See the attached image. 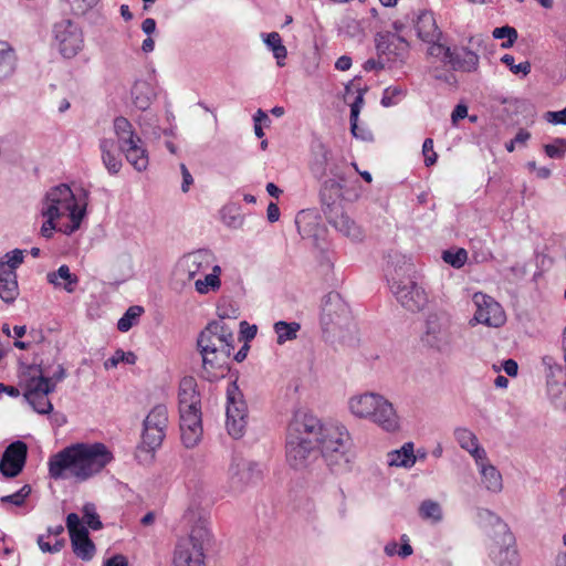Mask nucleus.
Masks as SVG:
<instances>
[{"mask_svg": "<svg viewBox=\"0 0 566 566\" xmlns=\"http://www.w3.org/2000/svg\"><path fill=\"white\" fill-rule=\"evenodd\" d=\"M352 438L338 421H322L305 410H296L287 426L286 460L302 470L321 455L335 473L349 470Z\"/></svg>", "mask_w": 566, "mask_h": 566, "instance_id": "f257e3e1", "label": "nucleus"}, {"mask_svg": "<svg viewBox=\"0 0 566 566\" xmlns=\"http://www.w3.org/2000/svg\"><path fill=\"white\" fill-rule=\"evenodd\" d=\"M113 460L112 451L104 443H73L50 457L49 475L53 480L84 482L102 472Z\"/></svg>", "mask_w": 566, "mask_h": 566, "instance_id": "f03ea898", "label": "nucleus"}, {"mask_svg": "<svg viewBox=\"0 0 566 566\" xmlns=\"http://www.w3.org/2000/svg\"><path fill=\"white\" fill-rule=\"evenodd\" d=\"M197 346L202 358L200 376L211 382L223 378L234 349L233 328L222 319L213 321L199 334Z\"/></svg>", "mask_w": 566, "mask_h": 566, "instance_id": "7ed1b4c3", "label": "nucleus"}, {"mask_svg": "<svg viewBox=\"0 0 566 566\" xmlns=\"http://www.w3.org/2000/svg\"><path fill=\"white\" fill-rule=\"evenodd\" d=\"M388 258L386 276L392 295L406 311L421 312L429 298L426 290L412 277L413 264L398 253L389 254Z\"/></svg>", "mask_w": 566, "mask_h": 566, "instance_id": "20e7f679", "label": "nucleus"}, {"mask_svg": "<svg viewBox=\"0 0 566 566\" xmlns=\"http://www.w3.org/2000/svg\"><path fill=\"white\" fill-rule=\"evenodd\" d=\"M347 408L354 418L368 420L386 432H396L400 428L394 405L380 394L365 391L354 395L348 398Z\"/></svg>", "mask_w": 566, "mask_h": 566, "instance_id": "39448f33", "label": "nucleus"}, {"mask_svg": "<svg viewBox=\"0 0 566 566\" xmlns=\"http://www.w3.org/2000/svg\"><path fill=\"white\" fill-rule=\"evenodd\" d=\"M42 214L50 218L69 217L70 222L60 230L66 234L76 231L84 218V209H78L75 193L67 185L51 188L44 199Z\"/></svg>", "mask_w": 566, "mask_h": 566, "instance_id": "423d86ee", "label": "nucleus"}, {"mask_svg": "<svg viewBox=\"0 0 566 566\" xmlns=\"http://www.w3.org/2000/svg\"><path fill=\"white\" fill-rule=\"evenodd\" d=\"M479 515L488 520L495 528L490 551L492 560L497 566H520L521 560L516 548V541L507 524L490 510H481Z\"/></svg>", "mask_w": 566, "mask_h": 566, "instance_id": "0eeeda50", "label": "nucleus"}, {"mask_svg": "<svg viewBox=\"0 0 566 566\" xmlns=\"http://www.w3.org/2000/svg\"><path fill=\"white\" fill-rule=\"evenodd\" d=\"M113 128L118 148L126 160L137 171L146 170L149 164L148 151L132 123L126 117L118 116L114 119Z\"/></svg>", "mask_w": 566, "mask_h": 566, "instance_id": "6e6552de", "label": "nucleus"}, {"mask_svg": "<svg viewBox=\"0 0 566 566\" xmlns=\"http://www.w3.org/2000/svg\"><path fill=\"white\" fill-rule=\"evenodd\" d=\"M210 532L205 520L192 526L188 537L181 538L175 549L174 566H203L205 545Z\"/></svg>", "mask_w": 566, "mask_h": 566, "instance_id": "1a4fd4ad", "label": "nucleus"}, {"mask_svg": "<svg viewBox=\"0 0 566 566\" xmlns=\"http://www.w3.org/2000/svg\"><path fill=\"white\" fill-rule=\"evenodd\" d=\"M422 343L443 355H451L455 348L451 321L443 313L429 314L421 336Z\"/></svg>", "mask_w": 566, "mask_h": 566, "instance_id": "9d476101", "label": "nucleus"}, {"mask_svg": "<svg viewBox=\"0 0 566 566\" xmlns=\"http://www.w3.org/2000/svg\"><path fill=\"white\" fill-rule=\"evenodd\" d=\"M216 262V256L208 249H198L181 255L172 270V280L180 286L193 282L197 275L208 271Z\"/></svg>", "mask_w": 566, "mask_h": 566, "instance_id": "9b49d317", "label": "nucleus"}, {"mask_svg": "<svg viewBox=\"0 0 566 566\" xmlns=\"http://www.w3.org/2000/svg\"><path fill=\"white\" fill-rule=\"evenodd\" d=\"M168 409L165 405L155 406L144 420L139 451L153 454L163 443L168 427Z\"/></svg>", "mask_w": 566, "mask_h": 566, "instance_id": "f8f14e48", "label": "nucleus"}, {"mask_svg": "<svg viewBox=\"0 0 566 566\" xmlns=\"http://www.w3.org/2000/svg\"><path fill=\"white\" fill-rule=\"evenodd\" d=\"M226 394V427L231 437L239 439L248 423V406L235 381L229 382Z\"/></svg>", "mask_w": 566, "mask_h": 566, "instance_id": "ddd939ff", "label": "nucleus"}, {"mask_svg": "<svg viewBox=\"0 0 566 566\" xmlns=\"http://www.w3.org/2000/svg\"><path fill=\"white\" fill-rule=\"evenodd\" d=\"M24 251L14 249L0 261V297L6 303L13 302L19 295L17 268L23 262Z\"/></svg>", "mask_w": 566, "mask_h": 566, "instance_id": "4468645a", "label": "nucleus"}, {"mask_svg": "<svg viewBox=\"0 0 566 566\" xmlns=\"http://www.w3.org/2000/svg\"><path fill=\"white\" fill-rule=\"evenodd\" d=\"M54 39L60 53L66 57H74L83 48V33L81 28L71 20H62L54 25Z\"/></svg>", "mask_w": 566, "mask_h": 566, "instance_id": "2eb2a0df", "label": "nucleus"}, {"mask_svg": "<svg viewBox=\"0 0 566 566\" xmlns=\"http://www.w3.org/2000/svg\"><path fill=\"white\" fill-rule=\"evenodd\" d=\"M473 303L476 307L473 319L476 323L484 324L490 327H500L505 321V313L493 297L483 293L473 295Z\"/></svg>", "mask_w": 566, "mask_h": 566, "instance_id": "dca6fc26", "label": "nucleus"}, {"mask_svg": "<svg viewBox=\"0 0 566 566\" xmlns=\"http://www.w3.org/2000/svg\"><path fill=\"white\" fill-rule=\"evenodd\" d=\"M229 476L231 488L234 491H242L244 486L261 480L262 469L255 462L242 458H233L229 468Z\"/></svg>", "mask_w": 566, "mask_h": 566, "instance_id": "f3484780", "label": "nucleus"}, {"mask_svg": "<svg viewBox=\"0 0 566 566\" xmlns=\"http://www.w3.org/2000/svg\"><path fill=\"white\" fill-rule=\"evenodd\" d=\"M375 44L378 57H385L386 61L402 60L409 46L402 36L389 31L378 32Z\"/></svg>", "mask_w": 566, "mask_h": 566, "instance_id": "a211bd4d", "label": "nucleus"}, {"mask_svg": "<svg viewBox=\"0 0 566 566\" xmlns=\"http://www.w3.org/2000/svg\"><path fill=\"white\" fill-rule=\"evenodd\" d=\"M180 439L187 449H192L201 441V410L179 412Z\"/></svg>", "mask_w": 566, "mask_h": 566, "instance_id": "6ab92c4d", "label": "nucleus"}, {"mask_svg": "<svg viewBox=\"0 0 566 566\" xmlns=\"http://www.w3.org/2000/svg\"><path fill=\"white\" fill-rule=\"evenodd\" d=\"M27 452V444L22 441L9 444L0 461V472L7 478L17 476L24 467Z\"/></svg>", "mask_w": 566, "mask_h": 566, "instance_id": "aec40b11", "label": "nucleus"}, {"mask_svg": "<svg viewBox=\"0 0 566 566\" xmlns=\"http://www.w3.org/2000/svg\"><path fill=\"white\" fill-rule=\"evenodd\" d=\"M475 465L483 488L491 493H500L503 490V478L496 467L490 462L488 454L475 460Z\"/></svg>", "mask_w": 566, "mask_h": 566, "instance_id": "412c9836", "label": "nucleus"}, {"mask_svg": "<svg viewBox=\"0 0 566 566\" xmlns=\"http://www.w3.org/2000/svg\"><path fill=\"white\" fill-rule=\"evenodd\" d=\"M343 184L344 181L337 179L324 180L319 190V197L325 216L340 210Z\"/></svg>", "mask_w": 566, "mask_h": 566, "instance_id": "4be33fe9", "label": "nucleus"}, {"mask_svg": "<svg viewBox=\"0 0 566 566\" xmlns=\"http://www.w3.org/2000/svg\"><path fill=\"white\" fill-rule=\"evenodd\" d=\"M179 412L201 410V399L197 391V382L192 377H185L179 385Z\"/></svg>", "mask_w": 566, "mask_h": 566, "instance_id": "5701e85b", "label": "nucleus"}, {"mask_svg": "<svg viewBox=\"0 0 566 566\" xmlns=\"http://www.w3.org/2000/svg\"><path fill=\"white\" fill-rule=\"evenodd\" d=\"M328 222L340 233L349 238L352 241H361L364 239L363 229L340 210L326 216Z\"/></svg>", "mask_w": 566, "mask_h": 566, "instance_id": "b1692460", "label": "nucleus"}, {"mask_svg": "<svg viewBox=\"0 0 566 566\" xmlns=\"http://www.w3.org/2000/svg\"><path fill=\"white\" fill-rule=\"evenodd\" d=\"M479 55L475 51L465 46L454 48L451 52L449 65L454 71L475 72L479 67Z\"/></svg>", "mask_w": 566, "mask_h": 566, "instance_id": "393cba45", "label": "nucleus"}, {"mask_svg": "<svg viewBox=\"0 0 566 566\" xmlns=\"http://www.w3.org/2000/svg\"><path fill=\"white\" fill-rule=\"evenodd\" d=\"M347 315V306L337 293L326 295L322 307V323L324 325L338 324L342 316Z\"/></svg>", "mask_w": 566, "mask_h": 566, "instance_id": "a878e982", "label": "nucleus"}, {"mask_svg": "<svg viewBox=\"0 0 566 566\" xmlns=\"http://www.w3.org/2000/svg\"><path fill=\"white\" fill-rule=\"evenodd\" d=\"M416 30L418 36L424 42H433L440 36L433 13L428 10H420L417 14Z\"/></svg>", "mask_w": 566, "mask_h": 566, "instance_id": "bb28decb", "label": "nucleus"}, {"mask_svg": "<svg viewBox=\"0 0 566 566\" xmlns=\"http://www.w3.org/2000/svg\"><path fill=\"white\" fill-rule=\"evenodd\" d=\"M332 151L324 144L319 143L315 146L313 159L310 165L312 175L322 180L327 177V170L331 161L333 160Z\"/></svg>", "mask_w": 566, "mask_h": 566, "instance_id": "cd10ccee", "label": "nucleus"}, {"mask_svg": "<svg viewBox=\"0 0 566 566\" xmlns=\"http://www.w3.org/2000/svg\"><path fill=\"white\" fill-rule=\"evenodd\" d=\"M99 150L102 161L111 175H116L122 169L123 163L116 153V144L113 138H102L99 140Z\"/></svg>", "mask_w": 566, "mask_h": 566, "instance_id": "c85d7f7f", "label": "nucleus"}, {"mask_svg": "<svg viewBox=\"0 0 566 566\" xmlns=\"http://www.w3.org/2000/svg\"><path fill=\"white\" fill-rule=\"evenodd\" d=\"M454 438L459 446L468 451L475 460L486 454V451L480 446L476 436L468 428H457Z\"/></svg>", "mask_w": 566, "mask_h": 566, "instance_id": "c756f323", "label": "nucleus"}, {"mask_svg": "<svg viewBox=\"0 0 566 566\" xmlns=\"http://www.w3.org/2000/svg\"><path fill=\"white\" fill-rule=\"evenodd\" d=\"M209 270H211L210 273L193 281L195 291L200 295L218 292L221 287V266L214 262Z\"/></svg>", "mask_w": 566, "mask_h": 566, "instance_id": "7c9ffc66", "label": "nucleus"}, {"mask_svg": "<svg viewBox=\"0 0 566 566\" xmlns=\"http://www.w3.org/2000/svg\"><path fill=\"white\" fill-rule=\"evenodd\" d=\"M132 98L138 109L146 111L155 98L154 87L146 81H137L132 88Z\"/></svg>", "mask_w": 566, "mask_h": 566, "instance_id": "2f4dec72", "label": "nucleus"}, {"mask_svg": "<svg viewBox=\"0 0 566 566\" xmlns=\"http://www.w3.org/2000/svg\"><path fill=\"white\" fill-rule=\"evenodd\" d=\"M46 279L49 283L62 287L69 293L74 291L78 281L76 275L72 274L70 268L65 264L61 265L57 271L48 273Z\"/></svg>", "mask_w": 566, "mask_h": 566, "instance_id": "473e14b6", "label": "nucleus"}, {"mask_svg": "<svg viewBox=\"0 0 566 566\" xmlns=\"http://www.w3.org/2000/svg\"><path fill=\"white\" fill-rule=\"evenodd\" d=\"M74 554L83 559L91 560L95 555V545L88 536V531H82L77 535L70 537Z\"/></svg>", "mask_w": 566, "mask_h": 566, "instance_id": "72a5a7b5", "label": "nucleus"}, {"mask_svg": "<svg viewBox=\"0 0 566 566\" xmlns=\"http://www.w3.org/2000/svg\"><path fill=\"white\" fill-rule=\"evenodd\" d=\"M417 461L412 442H406L399 450L388 453V464L390 467L411 468Z\"/></svg>", "mask_w": 566, "mask_h": 566, "instance_id": "f704fd0d", "label": "nucleus"}, {"mask_svg": "<svg viewBox=\"0 0 566 566\" xmlns=\"http://www.w3.org/2000/svg\"><path fill=\"white\" fill-rule=\"evenodd\" d=\"M15 70V54L12 48L0 41V81L8 78Z\"/></svg>", "mask_w": 566, "mask_h": 566, "instance_id": "c9c22d12", "label": "nucleus"}, {"mask_svg": "<svg viewBox=\"0 0 566 566\" xmlns=\"http://www.w3.org/2000/svg\"><path fill=\"white\" fill-rule=\"evenodd\" d=\"M273 329L276 334V343L283 345L286 342L297 338V333L301 329V324L297 322L279 321L274 323Z\"/></svg>", "mask_w": 566, "mask_h": 566, "instance_id": "e433bc0d", "label": "nucleus"}, {"mask_svg": "<svg viewBox=\"0 0 566 566\" xmlns=\"http://www.w3.org/2000/svg\"><path fill=\"white\" fill-rule=\"evenodd\" d=\"M55 389V385L51 381L49 377L33 376L31 377L25 386L24 396L34 395H43L53 392Z\"/></svg>", "mask_w": 566, "mask_h": 566, "instance_id": "4c0bfd02", "label": "nucleus"}, {"mask_svg": "<svg viewBox=\"0 0 566 566\" xmlns=\"http://www.w3.org/2000/svg\"><path fill=\"white\" fill-rule=\"evenodd\" d=\"M263 41L266 44V46L273 52L274 57L277 61V64L280 66H283L284 64L282 61L287 55V50L282 43L281 35L277 32H271L268 34H262Z\"/></svg>", "mask_w": 566, "mask_h": 566, "instance_id": "58836bf2", "label": "nucleus"}, {"mask_svg": "<svg viewBox=\"0 0 566 566\" xmlns=\"http://www.w3.org/2000/svg\"><path fill=\"white\" fill-rule=\"evenodd\" d=\"M144 312V307L139 305L129 306L117 322L118 331L123 333L128 332L134 325L138 323Z\"/></svg>", "mask_w": 566, "mask_h": 566, "instance_id": "ea45409f", "label": "nucleus"}, {"mask_svg": "<svg viewBox=\"0 0 566 566\" xmlns=\"http://www.w3.org/2000/svg\"><path fill=\"white\" fill-rule=\"evenodd\" d=\"M419 514L424 520L439 522L442 520V510L438 502L426 500L420 504Z\"/></svg>", "mask_w": 566, "mask_h": 566, "instance_id": "a19ab883", "label": "nucleus"}, {"mask_svg": "<svg viewBox=\"0 0 566 566\" xmlns=\"http://www.w3.org/2000/svg\"><path fill=\"white\" fill-rule=\"evenodd\" d=\"M49 394L43 395H34L31 394L30 396H24L27 401L32 406L34 411H36L40 415H46L50 413L53 409V406L48 398Z\"/></svg>", "mask_w": 566, "mask_h": 566, "instance_id": "79ce46f5", "label": "nucleus"}, {"mask_svg": "<svg viewBox=\"0 0 566 566\" xmlns=\"http://www.w3.org/2000/svg\"><path fill=\"white\" fill-rule=\"evenodd\" d=\"M137 360L136 355L133 352H124L123 349H117L113 356L104 361L105 369L116 368L119 363H126L128 365H134Z\"/></svg>", "mask_w": 566, "mask_h": 566, "instance_id": "37998d69", "label": "nucleus"}, {"mask_svg": "<svg viewBox=\"0 0 566 566\" xmlns=\"http://www.w3.org/2000/svg\"><path fill=\"white\" fill-rule=\"evenodd\" d=\"M494 39H505L506 41L501 44L503 49H509L513 46L515 41L517 40V31L510 25H504L500 28H495L492 32Z\"/></svg>", "mask_w": 566, "mask_h": 566, "instance_id": "c03bdc74", "label": "nucleus"}, {"mask_svg": "<svg viewBox=\"0 0 566 566\" xmlns=\"http://www.w3.org/2000/svg\"><path fill=\"white\" fill-rule=\"evenodd\" d=\"M223 223L233 229H239L243 226V217L238 212L234 206L224 207L221 211Z\"/></svg>", "mask_w": 566, "mask_h": 566, "instance_id": "a18cd8bd", "label": "nucleus"}, {"mask_svg": "<svg viewBox=\"0 0 566 566\" xmlns=\"http://www.w3.org/2000/svg\"><path fill=\"white\" fill-rule=\"evenodd\" d=\"M83 517L88 527L94 531L101 530L103 524L96 513V507L93 503H86L83 506Z\"/></svg>", "mask_w": 566, "mask_h": 566, "instance_id": "49530a36", "label": "nucleus"}, {"mask_svg": "<svg viewBox=\"0 0 566 566\" xmlns=\"http://www.w3.org/2000/svg\"><path fill=\"white\" fill-rule=\"evenodd\" d=\"M30 493H31V486L25 484L15 493L2 496L0 499V502L1 503H10L15 506H21V505H23L25 499L30 495Z\"/></svg>", "mask_w": 566, "mask_h": 566, "instance_id": "de8ad7c7", "label": "nucleus"}, {"mask_svg": "<svg viewBox=\"0 0 566 566\" xmlns=\"http://www.w3.org/2000/svg\"><path fill=\"white\" fill-rule=\"evenodd\" d=\"M501 61L514 73L523 75H527L531 72V64L530 62H523L520 64H515L514 56L510 54H504L501 57Z\"/></svg>", "mask_w": 566, "mask_h": 566, "instance_id": "09e8293b", "label": "nucleus"}, {"mask_svg": "<svg viewBox=\"0 0 566 566\" xmlns=\"http://www.w3.org/2000/svg\"><path fill=\"white\" fill-rule=\"evenodd\" d=\"M545 153L551 158H562L566 153V140L556 138L554 143L545 145Z\"/></svg>", "mask_w": 566, "mask_h": 566, "instance_id": "8fccbe9b", "label": "nucleus"}, {"mask_svg": "<svg viewBox=\"0 0 566 566\" xmlns=\"http://www.w3.org/2000/svg\"><path fill=\"white\" fill-rule=\"evenodd\" d=\"M468 259L467 251L463 249L458 250L457 252L446 251L443 252L444 262L451 264L454 268H461Z\"/></svg>", "mask_w": 566, "mask_h": 566, "instance_id": "3c124183", "label": "nucleus"}, {"mask_svg": "<svg viewBox=\"0 0 566 566\" xmlns=\"http://www.w3.org/2000/svg\"><path fill=\"white\" fill-rule=\"evenodd\" d=\"M364 103L363 95L359 94L356 96L354 103L350 105V132L353 135L357 134V122L358 116Z\"/></svg>", "mask_w": 566, "mask_h": 566, "instance_id": "603ef678", "label": "nucleus"}, {"mask_svg": "<svg viewBox=\"0 0 566 566\" xmlns=\"http://www.w3.org/2000/svg\"><path fill=\"white\" fill-rule=\"evenodd\" d=\"M429 54L434 57L441 59L444 63L449 64L452 50L440 43H432L428 50Z\"/></svg>", "mask_w": 566, "mask_h": 566, "instance_id": "864d4df0", "label": "nucleus"}, {"mask_svg": "<svg viewBox=\"0 0 566 566\" xmlns=\"http://www.w3.org/2000/svg\"><path fill=\"white\" fill-rule=\"evenodd\" d=\"M327 176H331L329 179H337L339 181H346L345 176V163L337 161L333 158L328 166Z\"/></svg>", "mask_w": 566, "mask_h": 566, "instance_id": "5fc2aeb1", "label": "nucleus"}, {"mask_svg": "<svg viewBox=\"0 0 566 566\" xmlns=\"http://www.w3.org/2000/svg\"><path fill=\"white\" fill-rule=\"evenodd\" d=\"M66 527L70 533V537L77 535L80 532L87 530L82 523L76 513H70L66 516Z\"/></svg>", "mask_w": 566, "mask_h": 566, "instance_id": "6e6d98bb", "label": "nucleus"}, {"mask_svg": "<svg viewBox=\"0 0 566 566\" xmlns=\"http://www.w3.org/2000/svg\"><path fill=\"white\" fill-rule=\"evenodd\" d=\"M422 153L424 156V164L427 167L436 164L438 156L433 150V140L431 138L424 139L422 145Z\"/></svg>", "mask_w": 566, "mask_h": 566, "instance_id": "4d7b16f0", "label": "nucleus"}, {"mask_svg": "<svg viewBox=\"0 0 566 566\" xmlns=\"http://www.w3.org/2000/svg\"><path fill=\"white\" fill-rule=\"evenodd\" d=\"M545 118L555 125H566V107L558 112H547Z\"/></svg>", "mask_w": 566, "mask_h": 566, "instance_id": "13d9d810", "label": "nucleus"}, {"mask_svg": "<svg viewBox=\"0 0 566 566\" xmlns=\"http://www.w3.org/2000/svg\"><path fill=\"white\" fill-rule=\"evenodd\" d=\"M180 170H181V175H182L181 190L184 192H187L189 190V187L193 182V178H192L191 174L189 172V170H188V168L186 167L185 164L180 165Z\"/></svg>", "mask_w": 566, "mask_h": 566, "instance_id": "bf43d9fd", "label": "nucleus"}, {"mask_svg": "<svg viewBox=\"0 0 566 566\" xmlns=\"http://www.w3.org/2000/svg\"><path fill=\"white\" fill-rule=\"evenodd\" d=\"M90 192L85 188H80L77 195H75L76 202L78 205V209H84V214L86 213V207L88 205Z\"/></svg>", "mask_w": 566, "mask_h": 566, "instance_id": "052dcab7", "label": "nucleus"}, {"mask_svg": "<svg viewBox=\"0 0 566 566\" xmlns=\"http://www.w3.org/2000/svg\"><path fill=\"white\" fill-rule=\"evenodd\" d=\"M468 116V107L464 104H458L451 114L452 123L455 125L459 119Z\"/></svg>", "mask_w": 566, "mask_h": 566, "instance_id": "680f3d73", "label": "nucleus"}, {"mask_svg": "<svg viewBox=\"0 0 566 566\" xmlns=\"http://www.w3.org/2000/svg\"><path fill=\"white\" fill-rule=\"evenodd\" d=\"M364 70L367 72L370 71H378L382 70L385 67V64L382 62V57H378V60L369 59L364 63Z\"/></svg>", "mask_w": 566, "mask_h": 566, "instance_id": "e2e57ef3", "label": "nucleus"}, {"mask_svg": "<svg viewBox=\"0 0 566 566\" xmlns=\"http://www.w3.org/2000/svg\"><path fill=\"white\" fill-rule=\"evenodd\" d=\"M401 546L398 551V555L402 558L410 556L413 553L411 545L409 544V537L407 535L401 536Z\"/></svg>", "mask_w": 566, "mask_h": 566, "instance_id": "0e129e2a", "label": "nucleus"}, {"mask_svg": "<svg viewBox=\"0 0 566 566\" xmlns=\"http://www.w3.org/2000/svg\"><path fill=\"white\" fill-rule=\"evenodd\" d=\"M57 218H50L46 217V221L43 223L41 228V233L45 238H50L53 233V230L55 229L54 220Z\"/></svg>", "mask_w": 566, "mask_h": 566, "instance_id": "69168bd1", "label": "nucleus"}, {"mask_svg": "<svg viewBox=\"0 0 566 566\" xmlns=\"http://www.w3.org/2000/svg\"><path fill=\"white\" fill-rule=\"evenodd\" d=\"M104 566H128L127 558L123 555H115L105 560Z\"/></svg>", "mask_w": 566, "mask_h": 566, "instance_id": "338daca9", "label": "nucleus"}, {"mask_svg": "<svg viewBox=\"0 0 566 566\" xmlns=\"http://www.w3.org/2000/svg\"><path fill=\"white\" fill-rule=\"evenodd\" d=\"M352 66V59L347 55H342L335 62V69L338 71H347Z\"/></svg>", "mask_w": 566, "mask_h": 566, "instance_id": "774afa93", "label": "nucleus"}]
</instances>
